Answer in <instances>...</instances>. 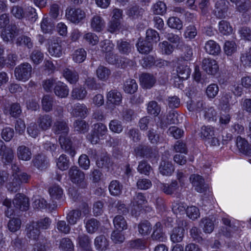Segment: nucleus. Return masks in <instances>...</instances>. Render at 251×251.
<instances>
[{
  "mask_svg": "<svg viewBox=\"0 0 251 251\" xmlns=\"http://www.w3.org/2000/svg\"><path fill=\"white\" fill-rule=\"evenodd\" d=\"M190 179L195 189L199 193H203L207 189V185L204 183V179L198 175H192Z\"/></svg>",
  "mask_w": 251,
  "mask_h": 251,
  "instance_id": "nucleus-11",
  "label": "nucleus"
},
{
  "mask_svg": "<svg viewBox=\"0 0 251 251\" xmlns=\"http://www.w3.org/2000/svg\"><path fill=\"white\" fill-rule=\"evenodd\" d=\"M237 9L241 13H245L251 10V1L241 0L237 5Z\"/></svg>",
  "mask_w": 251,
  "mask_h": 251,
  "instance_id": "nucleus-54",
  "label": "nucleus"
},
{
  "mask_svg": "<svg viewBox=\"0 0 251 251\" xmlns=\"http://www.w3.org/2000/svg\"><path fill=\"white\" fill-rule=\"evenodd\" d=\"M109 127L111 131L117 133L122 132L123 130L121 122L118 120H111L109 123Z\"/></svg>",
  "mask_w": 251,
  "mask_h": 251,
  "instance_id": "nucleus-62",
  "label": "nucleus"
},
{
  "mask_svg": "<svg viewBox=\"0 0 251 251\" xmlns=\"http://www.w3.org/2000/svg\"><path fill=\"white\" fill-rule=\"evenodd\" d=\"M107 131L105 125L102 123L94 125L93 131L88 137L89 140L93 144H97L100 138L105 135Z\"/></svg>",
  "mask_w": 251,
  "mask_h": 251,
  "instance_id": "nucleus-4",
  "label": "nucleus"
},
{
  "mask_svg": "<svg viewBox=\"0 0 251 251\" xmlns=\"http://www.w3.org/2000/svg\"><path fill=\"white\" fill-rule=\"evenodd\" d=\"M219 30L223 35H229L232 33L233 29L229 22L222 20L219 23Z\"/></svg>",
  "mask_w": 251,
  "mask_h": 251,
  "instance_id": "nucleus-47",
  "label": "nucleus"
},
{
  "mask_svg": "<svg viewBox=\"0 0 251 251\" xmlns=\"http://www.w3.org/2000/svg\"><path fill=\"white\" fill-rule=\"evenodd\" d=\"M204 49L207 53L213 55H218L221 52L220 46L213 40L207 41L205 44Z\"/></svg>",
  "mask_w": 251,
  "mask_h": 251,
  "instance_id": "nucleus-28",
  "label": "nucleus"
},
{
  "mask_svg": "<svg viewBox=\"0 0 251 251\" xmlns=\"http://www.w3.org/2000/svg\"><path fill=\"white\" fill-rule=\"evenodd\" d=\"M115 228L120 231L126 229L127 224L125 218L121 215H117L114 217L113 220Z\"/></svg>",
  "mask_w": 251,
  "mask_h": 251,
  "instance_id": "nucleus-36",
  "label": "nucleus"
},
{
  "mask_svg": "<svg viewBox=\"0 0 251 251\" xmlns=\"http://www.w3.org/2000/svg\"><path fill=\"white\" fill-rule=\"evenodd\" d=\"M100 225V222L97 219L91 218L86 222V230L89 233H94L98 230Z\"/></svg>",
  "mask_w": 251,
  "mask_h": 251,
  "instance_id": "nucleus-46",
  "label": "nucleus"
},
{
  "mask_svg": "<svg viewBox=\"0 0 251 251\" xmlns=\"http://www.w3.org/2000/svg\"><path fill=\"white\" fill-rule=\"evenodd\" d=\"M32 68L31 65L27 63H23L17 66L14 71V75L16 79L23 82H25L31 77Z\"/></svg>",
  "mask_w": 251,
  "mask_h": 251,
  "instance_id": "nucleus-1",
  "label": "nucleus"
},
{
  "mask_svg": "<svg viewBox=\"0 0 251 251\" xmlns=\"http://www.w3.org/2000/svg\"><path fill=\"white\" fill-rule=\"evenodd\" d=\"M147 111L149 114L157 116L160 112V107L157 102L151 101L148 104Z\"/></svg>",
  "mask_w": 251,
  "mask_h": 251,
  "instance_id": "nucleus-58",
  "label": "nucleus"
},
{
  "mask_svg": "<svg viewBox=\"0 0 251 251\" xmlns=\"http://www.w3.org/2000/svg\"><path fill=\"white\" fill-rule=\"evenodd\" d=\"M151 224L147 221L141 222L138 225L139 232L143 235H148L151 233Z\"/></svg>",
  "mask_w": 251,
  "mask_h": 251,
  "instance_id": "nucleus-59",
  "label": "nucleus"
},
{
  "mask_svg": "<svg viewBox=\"0 0 251 251\" xmlns=\"http://www.w3.org/2000/svg\"><path fill=\"white\" fill-rule=\"evenodd\" d=\"M107 100L108 103L118 105L122 100V95L117 90H111L107 95Z\"/></svg>",
  "mask_w": 251,
  "mask_h": 251,
  "instance_id": "nucleus-29",
  "label": "nucleus"
},
{
  "mask_svg": "<svg viewBox=\"0 0 251 251\" xmlns=\"http://www.w3.org/2000/svg\"><path fill=\"white\" fill-rule=\"evenodd\" d=\"M203 117L208 122H215L217 119V112L213 107L205 108L203 111Z\"/></svg>",
  "mask_w": 251,
  "mask_h": 251,
  "instance_id": "nucleus-38",
  "label": "nucleus"
},
{
  "mask_svg": "<svg viewBox=\"0 0 251 251\" xmlns=\"http://www.w3.org/2000/svg\"><path fill=\"white\" fill-rule=\"evenodd\" d=\"M90 25L93 30L100 32L105 26V22L101 16L95 15L90 20Z\"/></svg>",
  "mask_w": 251,
  "mask_h": 251,
  "instance_id": "nucleus-22",
  "label": "nucleus"
},
{
  "mask_svg": "<svg viewBox=\"0 0 251 251\" xmlns=\"http://www.w3.org/2000/svg\"><path fill=\"white\" fill-rule=\"evenodd\" d=\"M66 136L60 135L59 138V142L61 148L64 150L72 157H73L75 154V151L72 147V142Z\"/></svg>",
  "mask_w": 251,
  "mask_h": 251,
  "instance_id": "nucleus-15",
  "label": "nucleus"
},
{
  "mask_svg": "<svg viewBox=\"0 0 251 251\" xmlns=\"http://www.w3.org/2000/svg\"><path fill=\"white\" fill-rule=\"evenodd\" d=\"M81 216V213L80 211L73 210L70 211L67 216V219L70 225H75L80 219Z\"/></svg>",
  "mask_w": 251,
  "mask_h": 251,
  "instance_id": "nucleus-48",
  "label": "nucleus"
},
{
  "mask_svg": "<svg viewBox=\"0 0 251 251\" xmlns=\"http://www.w3.org/2000/svg\"><path fill=\"white\" fill-rule=\"evenodd\" d=\"M186 206L183 202L179 201H174L172 204V210L176 215H181L186 212Z\"/></svg>",
  "mask_w": 251,
  "mask_h": 251,
  "instance_id": "nucleus-53",
  "label": "nucleus"
},
{
  "mask_svg": "<svg viewBox=\"0 0 251 251\" xmlns=\"http://www.w3.org/2000/svg\"><path fill=\"white\" fill-rule=\"evenodd\" d=\"M53 97L49 95L44 96L42 99V106L43 110L48 112L51 110L53 103Z\"/></svg>",
  "mask_w": 251,
  "mask_h": 251,
  "instance_id": "nucleus-41",
  "label": "nucleus"
},
{
  "mask_svg": "<svg viewBox=\"0 0 251 251\" xmlns=\"http://www.w3.org/2000/svg\"><path fill=\"white\" fill-rule=\"evenodd\" d=\"M52 122V118L50 115L45 114L39 117L37 123L41 130H47L50 128Z\"/></svg>",
  "mask_w": 251,
  "mask_h": 251,
  "instance_id": "nucleus-18",
  "label": "nucleus"
},
{
  "mask_svg": "<svg viewBox=\"0 0 251 251\" xmlns=\"http://www.w3.org/2000/svg\"><path fill=\"white\" fill-rule=\"evenodd\" d=\"M3 111L6 115H10L13 117H17L21 114V109L19 104L12 103L6 106Z\"/></svg>",
  "mask_w": 251,
  "mask_h": 251,
  "instance_id": "nucleus-35",
  "label": "nucleus"
},
{
  "mask_svg": "<svg viewBox=\"0 0 251 251\" xmlns=\"http://www.w3.org/2000/svg\"><path fill=\"white\" fill-rule=\"evenodd\" d=\"M66 15L67 18L71 22L78 23L85 18L86 13L80 8H71L67 10Z\"/></svg>",
  "mask_w": 251,
  "mask_h": 251,
  "instance_id": "nucleus-7",
  "label": "nucleus"
},
{
  "mask_svg": "<svg viewBox=\"0 0 251 251\" xmlns=\"http://www.w3.org/2000/svg\"><path fill=\"white\" fill-rule=\"evenodd\" d=\"M63 75L71 84L76 83L79 79L78 73L75 70L68 68H66L63 70Z\"/></svg>",
  "mask_w": 251,
  "mask_h": 251,
  "instance_id": "nucleus-26",
  "label": "nucleus"
},
{
  "mask_svg": "<svg viewBox=\"0 0 251 251\" xmlns=\"http://www.w3.org/2000/svg\"><path fill=\"white\" fill-rule=\"evenodd\" d=\"M48 50L50 54L54 57H61L64 52L61 42L57 40H50Z\"/></svg>",
  "mask_w": 251,
  "mask_h": 251,
  "instance_id": "nucleus-9",
  "label": "nucleus"
},
{
  "mask_svg": "<svg viewBox=\"0 0 251 251\" xmlns=\"http://www.w3.org/2000/svg\"><path fill=\"white\" fill-rule=\"evenodd\" d=\"M12 203L15 209L21 211H26L29 206L28 198L21 193H18L15 195Z\"/></svg>",
  "mask_w": 251,
  "mask_h": 251,
  "instance_id": "nucleus-6",
  "label": "nucleus"
},
{
  "mask_svg": "<svg viewBox=\"0 0 251 251\" xmlns=\"http://www.w3.org/2000/svg\"><path fill=\"white\" fill-rule=\"evenodd\" d=\"M16 44L19 46H26L28 49H31L33 47V43L30 38L25 35H22L17 38Z\"/></svg>",
  "mask_w": 251,
  "mask_h": 251,
  "instance_id": "nucleus-56",
  "label": "nucleus"
},
{
  "mask_svg": "<svg viewBox=\"0 0 251 251\" xmlns=\"http://www.w3.org/2000/svg\"><path fill=\"white\" fill-rule=\"evenodd\" d=\"M135 154L137 156H146V157H156L157 151L152 149L146 147L139 146L134 150Z\"/></svg>",
  "mask_w": 251,
  "mask_h": 251,
  "instance_id": "nucleus-14",
  "label": "nucleus"
},
{
  "mask_svg": "<svg viewBox=\"0 0 251 251\" xmlns=\"http://www.w3.org/2000/svg\"><path fill=\"white\" fill-rule=\"evenodd\" d=\"M147 201L141 193H136L133 198L131 201L132 209L131 214L132 215L137 216L139 214V212L143 208V205L146 203Z\"/></svg>",
  "mask_w": 251,
  "mask_h": 251,
  "instance_id": "nucleus-5",
  "label": "nucleus"
},
{
  "mask_svg": "<svg viewBox=\"0 0 251 251\" xmlns=\"http://www.w3.org/2000/svg\"><path fill=\"white\" fill-rule=\"evenodd\" d=\"M167 24L169 27L177 30L181 29L183 27L181 21L176 17H170L167 22Z\"/></svg>",
  "mask_w": 251,
  "mask_h": 251,
  "instance_id": "nucleus-50",
  "label": "nucleus"
},
{
  "mask_svg": "<svg viewBox=\"0 0 251 251\" xmlns=\"http://www.w3.org/2000/svg\"><path fill=\"white\" fill-rule=\"evenodd\" d=\"M40 234V228L36 223L32 222L27 225L26 235L29 239L36 241L39 238Z\"/></svg>",
  "mask_w": 251,
  "mask_h": 251,
  "instance_id": "nucleus-16",
  "label": "nucleus"
},
{
  "mask_svg": "<svg viewBox=\"0 0 251 251\" xmlns=\"http://www.w3.org/2000/svg\"><path fill=\"white\" fill-rule=\"evenodd\" d=\"M224 50L227 55H231L236 51L237 45L233 41H227L225 43Z\"/></svg>",
  "mask_w": 251,
  "mask_h": 251,
  "instance_id": "nucleus-57",
  "label": "nucleus"
},
{
  "mask_svg": "<svg viewBox=\"0 0 251 251\" xmlns=\"http://www.w3.org/2000/svg\"><path fill=\"white\" fill-rule=\"evenodd\" d=\"M177 76L174 77V85L177 88L181 87V84H176L177 79L185 80L189 77L191 70L187 65H179L177 68Z\"/></svg>",
  "mask_w": 251,
  "mask_h": 251,
  "instance_id": "nucleus-10",
  "label": "nucleus"
},
{
  "mask_svg": "<svg viewBox=\"0 0 251 251\" xmlns=\"http://www.w3.org/2000/svg\"><path fill=\"white\" fill-rule=\"evenodd\" d=\"M56 134L60 135H67L69 132V127L66 123L64 121H56L53 128Z\"/></svg>",
  "mask_w": 251,
  "mask_h": 251,
  "instance_id": "nucleus-31",
  "label": "nucleus"
},
{
  "mask_svg": "<svg viewBox=\"0 0 251 251\" xmlns=\"http://www.w3.org/2000/svg\"><path fill=\"white\" fill-rule=\"evenodd\" d=\"M49 193L53 200L60 199L63 195L62 189L58 185H54L49 189Z\"/></svg>",
  "mask_w": 251,
  "mask_h": 251,
  "instance_id": "nucleus-39",
  "label": "nucleus"
},
{
  "mask_svg": "<svg viewBox=\"0 0 251 251\" xmlns=\"http://www.w3.org/2000/svg\"><path fill=\"white\" fill-rule=\"evenodd\" d=\"M17 154L20 160L25 161L30 160L32 156L30 149L25 145H21L18 147Z\"/></svg>",
  "mask_w": 251,
  "mask_h": 251,
  "instance_id": "nucleus-25",
  "label": "nucleus"
},
{
  "mask_svg": "<svg viewBox=\"0 0 251 251\" xmlns=\"http://www.w3.org/2000/svg\"><path fill=\"white\" fill-rule=\"evenodd\" d=\"M201 222L203 224L202 227L203 231L206 233H211L214 228V221L212 219L208 218H204L201 219Z\"/></svg>",
  "mask_w": 251,
  "mask_h": 251,
  "instance_id": "nucleus-44",
  "label": "nucleus"
},
{
  "mask_svg": "<svg viewBox=\"0 0 251 251\" xmlns=\"http://www.w3.org/2000/svg\"><path fill=\"white\" fill-rule=\"evenodd\" d=\"M94 245L97 250L100 251H103L107 249L109 243L105 236L101 235L95 238Z\"/></svg>",
  "mask_w": 251,
  "mask_h": 251,
  "instance_id": "nucleus-34",
  "label": "nucleus"
},
{
  "mask_svg": "<svg viewBox=\"0 0 251 251\" xmlns=\"http://www.w3.org/2000/svg\"><path fill=\"white\" fill-rule=\"evenodd\" d=\"M1 155L4 163H11L14 158L13 150L11 148H6Z\"/></svg>",
  "mask_w": 251,
  "mask_h": 251,
  "instance_id": "nucleus-55",
  "label": "nucleus"
},
{
  "mask_svg": "<svg viewBox=\"0 0 251 251\" xmlns=\"http://www.w3.org/2000/svg\"><path fill=\"white\" fill-rule=\"evenodd\" d=\"M140 80L142 87L146 89L151 88L156 81L153 76L149 74H142L140 77Z\"/></svg>",
  "mask_w": 251,
  "mask_h": 251,
  "instance_id": "nucleus-30",
  "label": "nucleus"
},
{
  "mask_svg": "<svg viewBox=\"0 0 251 251\" xmlns=\"http://www.w3.org/2000/svg\"><path fill=\"white\" fill-rule=\"evenodd\" d=\"M137 88V84L133 79L127 80L124 85V90L127 93L133 94L136 91Z\"/></svg>",
  "mask_w": 251,
  "mask_h": 251,
  "instance_id": "nucleus-51",
  "label": "nucleus"
},
{
  "mask_svg": "<svg viewBox=\"0 0 251 251\" xmlns=\"http://www.w3.org/2000/svg\"><path fill=\"white\" fill-rule=\"evenodd\" d=\"M178 188V184L176 180L172 181L170 185L163 183L161 186V190L168 195L173 194Z\"/></svg>",
  "mask_w": 251,
  "mask_h": 251,
  "instance_id": "nucleus-49",
  "label": "nucleus"
},
{
  "mask_svg": "<svg viewBox=\"0 0 251 251\" xmlns=\"http://www.w3.org/2000/svg\"><path fill=\"white\" fill-rule=\"evenodd\" d=\"M60 248L64 251H74V246L69 238H64L60 241Z\"/></svg>",
  "mask_w": 251,
  "mask_h": 251,
  "instance_id": "nucleus-64",
  "label": "nucleus"
},
{
  "mask_svg": "<svg viewBox=\"0 0 251 251\" xmlns=\"http://www.w3.org/2000/svg\"><path fill=\"white\" fill-rule=\"evenodd\" d=\"M88 113V109L84 104L77 103L74 105L72 114L75 117H85Z\"/></svg>",
  "mask_w": 251,
  "mask_h": 251,
  "instance_id": "nucleus-33",
  "label": "nucleus"
},
{
  "mask_svg": "<svg viewBox=\"0 0 251 251\" xmlns=\"http://www.w3.org/2000/svg\"><path fill=\"white\" fill-rule=\"evenodd\" d=\"M201 132L205 142L212 146L220 145L219 140L213 127L209 126H202L201 127Z\"/></svg>",
  "mask_w": 251,
  "mask_h": 251,
  "instance_id": "nucleus-2",
  "label": "nucleus"
},
{
  "mask_svg": "<svg viewBox=\"0 0 251 251\" xmlns=\"http://www.w3.org/2000/svg\"><path fill=\"white\" fill-rule=\"evenodd\" d=\"M33 165L38 169L42 170L47 167L49 161L47 157L43 154H39L32 159Z\"/></svg>",
  "mask_w": 251,
  "mask_h": 251,
  "instance_id": "nucleus-27",
  "label": "nucleus"
},
{
  "mask_svg": "<svg viewBox=\"0 0 251 251\" xmlns=\"http://www.w3.org/2000/svg\"><path fill=\"white\" fill-rule=\"evenodd\" d=\"M123 185L118 180H113L109 185L110 194L113 196H119L122 193Z\"/></svg>",
  "mask_w": 251,
  "mask_h": 251,
  "instance_id": "nucleus-32",
  "label": "nucleus"
},
{
  "mask_svg": "<svg viewBox=\"0 0 251 251\" xmlns=\"http://www.w3.org/2000/svg\"><path fill=\"white\" fill-rule=\"evenodd\" d=\"M138 50L141 53H148L152 50V43L147 40H139L136 45Z\"/></svg>",
  "mask_w": 251,
  "mask_h": 251,
  "instance_id": "nucleus-37",
  "label": "nucleus"
},
{
  "mask_svg": "<svg viewBox=\"0 0 251 251\" xmlns=\"http://www.w3.org/2000/svg\"><path fill=\"white\" fill-rule=\"evenodd\" d=\"M69 176L71 180L81 188L86 187L87 184L85 180L84 173L77 167H72L69 171Z\"/></svg>",
  "mask_w": 251,
  "mask_h": 251,
  "instance_id": "nucleus-3",
  "label": "nucleus"
},
{
  "mask_svg": "<svg viewBox=\"0 0 251 251\" xmlns=\"http://www.w3.org/2000/svg\"><path fill=\"white\" fill-rule=\"evenodd\" d=\"M86 51L83 49H78L73 53V60L75 63H82L86 59Z\"/></svg>",
  "mask_w": 251,
  "mask_h": 251,
  "instance_id": "nucleus-45",
  "label": "nucleus"
},
{
  "mask_svg": "<svg viewBox=\"0 0 251 251\" xmlns=\"http://www.w3.org/2000/svg\"><path fill=\"white\" fill-rule=\"evenodd\" d=\"M186 213L187 217L192 220H195L200 216L199 209L197 207L193 205L187 207Z\"/></svg>",
  "mask_w": 251,
  "mask_h": 251,
  "instance_id": "nucleus-52",
  "label": "nucleus"
},
{
  "mask_svg": "<svg viewBox=\"0 0 251 251\" xmlns=\"http://www.w3.org/2000/svg\"><path fill=\"white\" fill-rule=\"evenodd\" d=\"M151 239L153 240H156L163 242L166 240V237L163 231L161 224L157 222L153 226V232L151 235Z\"/></svg>",
  "mask_w": 251,
  "mask_h": 251,
  "instance_id": "nucleus-23",
  "label": "nucleus"
},
{
  "mask_svg": "<svg viewBox=\"0 0 251 251\" xmlns=\"http://www.w3.org/2000/svg\"><path fill=\"white\" fill-rule=\"evenodd\" d=\"M159 170L161 174L168 176L172 174L175 169L170 161L168 160L166 157H162V160L160 163Z\"/></svg>",
  "mask_w": 251,
  "mask_h": 251,
  "instance_id": "nucleus-20",
  "label": "nucleus"
},
{
  "mask_svg": "<svg viewBox=\"0 0 251 251\" xmlns=\"http://www.w3.org/2000/svg\"><path fill=\"white\" fill-rule=\"evenodd\" d=\"M111 74V71L110 70L103 66H100L98 68L96 71V75L98 78L101 81H106L110 75Z\"/></svg>",
  "mask_w": 251,
  "mask_h": 251,
  "instance_id": "nucleus-40",
  "label": "nucleus"
},
{
  "mask_svg": "<svg viewBox=\"0 0 251 251\" xmlns=\"http://www.w3.org/2000/svg\"><path fill=\"white\" fill-rule=\"evenodd\" d=\"M232 97L230 93L223 94L220 100V105L222 109L225 111H228L230 109Z\"/></svg>",
  "mask_w": 251,
  "mask_h": 251,
  "instance_id": "nucleus-42",
  "label": "nucleus"
},
{
  "mask_svg": "<svg viewBox=\"0 0 251 251\" xmlns=\"http://www.w3.org/2000/svg\"><path fill=\"white\" fill-rule=\"evenodd\" d=\"M228 2L225 0H220L215 4V14L219 18H225L226 15Z\"/></svg>",
  "mask_w": 251,
  "mask_h": 251,
  "instance_id": "nucleus-17",
  "label": "nucleus"
},
{
  "mask_svg": "<svg viewBox=\"0 0 251 251\" xmlns=\"http://www.w3.org/2000/svg\"><path fill=\"white\" fill-rule=\"evenodd\" d=\"M143 9L135 5L129 7L127 11V14L132 19H136L141 16L143 13Z\"/></svg>",
  "mask_w": 251,
  "mask_h": 251,
  "instance_id": "nucleus-60",
  "label": "nucleus"
},
{
  "mask_svg": "<svg viewBox=\"0 0 251 251\" xmlns=\"http://www.w3.org/2000/svg\"><path fill=\"white\" fill-rule=\"evenodd\" d=\"M54 93L56 96L59 98H66L69 95V89L65 83L58 81L55 83Z\"/></svg>",
  "mask_w": 251,
  "mask_h": 251,
  "instance_id": "nucleus-24",
  "label": "nucleus"
},
{
  "mask_svg": "<svg viewBox=\"0 0 251 251\" xmlns=\"http://www.w3.org/2000/svg\"><path fill=\"white\" fill-rule=\"evenodd\" d=\"M202 68L207 74L214 75L219 70L216 61L210 58H205L202 61Z\"/></svg>",
  "mask_w": 251,
  "mask_h": 251,
  "instance_id": "nucleus-8",
  "label": "nucleus"
},
{
  "mask_svg": "<svg viewBox=\"0 0 251 251\" xmlns=\"http://www.w3.org/2000/svg\"><path fill=\"white\" fill-rule=\"evenodd\" d=\"M138 126L141 130L145 131L151 129V128H157L155 121L149 116H145L140 119Z\"/></svg>",
  "mask_w": 251,
  "mask_h": 251,
  "instance_id": "nucleus-21",
  "label": "nucleus"
},
{
  "mask_svg": "<svg viewBox=\"0 0 251 251\" xmlns=\"http://www.w3.org/2000/svg\"><path fill=\"white\" fill-rule=\"evenodd\" d=\"M18 34V30L15 25L8 26L1 33V37L4 42L12 41Z\"/></svg>",
  "mask_w": 251,
  "mask_h": 251,
  "instance_id": "nucleus-13",
  "label": "nucleus"
},
{
  "mask_svg": "<svg viewBox=\"0 0 251 251\" xmlns=\"http://www.w3.org/2000/svg\"><path fill=\"white\" fill-rule=\"evenodd\" d=\"M12 181L7 185L8 190L11 192H15L19 189L21 183L20 181L18 180L16 175H13L11 177Z\"/></svg>",
  "mask_w": 251,
  "mask_h": 251,
  "instance_id": "nucleus-61",
  "label": "nucleus"
},
{
  "mask_svg": "<svg viewBox=\"0 0 251 251\" xmlns=\"http://www.w3.org/2000/svg\"><path fill=\"white\" fill-rule=\"evenodd\" d=\"M186 225L185 222H182L181 226H178L173 228L172 231L170 238L172 242L174 243H179L183 240L184 235V228L182 226Z\"/></svg>",
  "mask_w": 251,
  "mask_h": 251,
  "instance_id": "nucleus-12",
  "label": "nucleus"
},
{
  "mask_svg": "<svg viewBox=\"0 0 251 251\" xmlns=\"http://www.w3.org/2000/svg\"><path fill=\"white\" fill-rule=\"evenodd\" d=\"M87 95V91L85 88L78 86L73 88L71 92V96L74 99L81 100L84 99Z\"/></svg>",
  "mask_w": 251,
  "mask_h": 251,
  "instance_id": "nucleus-43",
  "label": "nucleus"
},
{
  "mask_svg": "<svg viewBox=\"0 0 251 251\" xmlns=\"http://www.w3.org/2000/svg\"><path fill=\"white\" fill-rule=\"evenodd\" d=\"M236 145L240 151L243 154L251 156V145H249L248 141L244 138L239 136L237 137Z\"/></svg>",
  "mask_w": 251,
  "mask_h": 251,
  "instance_id": "nucleus-19",
  "label": "nucleus"
},
{
  "mask_svg": "<svg viewBox=\"0 0 251 251\" xmlns=\"http://www.w3.org/2000/svg\"><path fill=\"white\" fill-rule=\"evenodd\" d=\"M167 10L166 4L161 1L157 2L152 7L153 12L157 15H163Z\"/></svg>",
  "mask_w": 251,
  "mask_h": 251,
  "instance_id": "nucleus-63",
  "label": "nucleus"
}]
</instances>
